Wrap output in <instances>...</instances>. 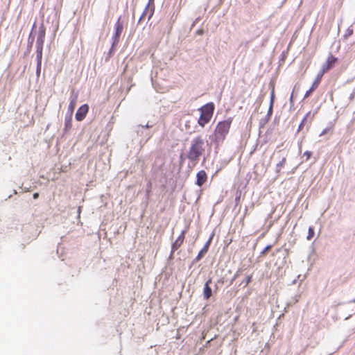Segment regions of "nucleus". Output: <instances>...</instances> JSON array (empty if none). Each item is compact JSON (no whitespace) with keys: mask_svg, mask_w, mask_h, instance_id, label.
Returning <instances> with one entry per match:
<instances>
[{"mask_svg":"<svg viewBox=\"0 0 355 355\" xmlns=\"http://www.w3.org/2000/svg\"><path fill=\"white\" fill-rule=\"evenodd\" d=\"M37 37L45 38V28L43 25L39 28Z\"/></svg>","mask_w":355,"mask_h":355,"instance_id":"14","label":"nucleus"},{"mask_svg":"<svg viewBox=\"0 0 355 355\" xmlns=\"http://www.w3.org/2000/svg\"><path fill=\"white\" fill-rule=\"evenodd\" d=\"M252 281V275H248L245 277V280L243 282L244 283V286H246L248 284H250Z\"/></svg>","mask_w":355,"mask_h":355,"instance_id":"21","label":"nucleus"},{"mask_svg":"<svg viewBox=\"0 0 355 355\" xmlns=\"http://www.w3.org/2000/svg\"><path fill=\"white\" fill-rule=\"evenodd\" d=\"M315 90V89H313V87H311L310 89L306 92L304 98H308L312 94V92Z\"/></svg>","mask_w":355,"mask_h":355,"instance_id":"20","label":"nucleus"},{"mask_svg":"<svg viewBox=\"0 0 355 355\" xmlns=\"http://www.w3.org/2000/svg\"><path fill=\"white\" fill-rule=\"evenodd\" d=\"M184 239V232H182L181 234L178 237L175 242L172 245V250H177L183 243Z\"/></svg>","mask_w":355,"mask_h":355,"instance_id":"8","label":"nucleus"},{"mask_svg":"<svg viewBox=\"0 0 355 355\" xmlns=\"http://www.w3.org/2000/svg\"><path fill=\"white\" fill-rule=\"evenodd\" d=\"M309 114V113H308L306 115H308ZM306 116H306L303 119L302 121V122H301V123L300 124V125H299V127H298V131H300V130L302 129L303 125H304V121H306Z\"/></svg>","mask_w":355,"mask_h":355,"instance_id":"27","label":"nucleus"},{"mask_svg":"<svg viewBox=\"0 0 355 355\" xmlns=\"http://www.w3.org/2000/svg\"><path fill=\"white\" fill-rule=\"evenodd\" d=\"M196 184L198 187L202 186L207 180V175L204 170L200 171L196 175Z\"/></svg>","mask_w":355,"mask_h":355,"instance_id":"6","label":"nucleus"},{"mask_svg":"<svg viewBox=\"0 0 355 355\" xmlns=\"http://www.w3.org/2000/svg\"><path fill=\"white\" fill-rule=\"evenodd\" d=\"M210 284H211V279H209L205 284L203 296L205 300H209L212 295L211 288L209 286Z\"/></svg>","mask_w":355,"mask_h":355,"instance_id":"7","label":"nucleus"},{"mask_svg":"<svg viewBox=\"0 0 355 355\" xmlns=\"http://www.w3.org/2000/svg\"><path fill=\"white\" fill-rule=\"evenodd\" d=\"M214 104L211 102L204 105L199 109L200 115L198 120V123L200 126L203 128L211 121L214 114Z\"/></svg>","mask_w":355,"mask_h":355,"instance_id":"3","label":"nucleus"},{"mask_svg":"<svg viewBox=\"0 0 355 355\" xmlns=\"http://www.w3.org/2000/svg\"><path fill=\"white\" fill-rule=\"evenodd\" d=\"M115 33H114V39L115 40H118L122 31H123V26L120 23V18L118 19L115 24Z\"/></svg>","mask_w":355,"mask_h":355,"instance_id":"10","label":"nucleus"},{"mask_svg":"<svg viewBox=\"0 0 355 355\" xmlns=\"http://www.w3.org/2000/svg\"><path fill=\"white\" fill-rule=\"evenodd\" d=\"M235 200H236V202H239V200H240V196L236 197Z\"/></svg>","mask_w":355,"mask_h":355,"instance_id":"30","label":"nucleus"},{"mask_svg":"<svg viewBox=\"0 0 355 355\" xmlns=\"http://www.w3.org/2000/svg\"><path fill=\"white\" fill-rule=\"evenodd\" d=\"M212 240V236L209 238V239L207 241V243L205 244L203 248H205L207 250H209V245L211 244Z\"/></svg>","mask_w":355,"mask_h":355,"instance_id":"25","label":"nucleus"},{"mask_svg":"<svg viewBox=\"0 0 355 355\" xmlns=\"http://www.w3.org/2000/svg\"><path fill=\"white\" fill-rule=\"evenodd\" d=\"M352 34H353V29H352V28H348V29L347 30L346 33H345V35H344V37H345V38H347V37H350L351 35H352Z\"/></svg>","mask_w":355,"mask_h":355,"instance_id":"22","label":"nucleus"},{"mask_svg":"<svg viewBox=\"0 0 355 355\" xmlns=\"http://www.w3.org/2000/svg\"><path fill=\"white\" fill-rule=\"evenodd\" d=\"M354 302H355V300H354Z\"/></svg>","mask_w":355,"mask_h":355,"instance_id":"32","label":"nucleus"},{"mask_svg":"<svg viewBox=\"0 0 355 355\" xmlns=\"http://www.w3.org/2000/svg\"><path fill=\"white\" fill-rule=\"evenodd\" d=\"M77 98H78V96L75 95L70 100V103H69V106H68V112H69L70 115L73 114V112L74 109H75L76 105Z\"/></svg>","mask_w":355,"mask_h":355,"instance_id":"11","label":"nucleus"},{"mask_svg":"<svg viewBox=\"0 0 355 355\" xmlns=\"http://www.w3.org/2000/svg\"><path fill=\"white\" fill-rule=\"evenodd\" d=\"M42 63H37L36 73L39 76L41 72Z\"/></svg>","mask_w":355,"mask_h":355,"instance_id":"24","label":"nucleus"},{"mask_svg":"<svg viewBox=\"0 0 355 355\" xmlns=\"http://www.w3.org/2000/svg\"><path fill=\"white\" fill-rule=\"evenodd\" d=\"M314 229L313 227H309V232H308V235H307V237L306 239L308 240H311L313 236H314Z\"/></svg>","mask_w":355,"mask_h":355,"instance_id":"16","label":"nucleus"},{"mask_svg":"<svg viewBox=\"0 0 355 355\" xmlns=\"http://www.w3.org/2000/svg\"><path fill=\"white\" fill-rule=\"evenodd\" d=\"M312 153L311 151L306 150L304 153L303 157H306V160L309 159V158L311 157Z\"/></svg>","mask_w":355,"mask_h":355,"instance_id":"23","label":"nucleus"},{"mask_svg":"<svg viewBox=\"0 0 355 355\" xmlns=\"http://www.w3.org/2000/svg\"><path fill=\"white\" fill-rule=\"evenodd\" d=\"M233 119L229 117L227 119L217 123L214 130V141H223L229 133Z\"/></svg>","mask_w":355,"mask_h":355,"instance_id":"2","label":"nucleus"},{"mask_svg":"<svg viewBox=\"0 0 355 355\" xmlns=\"http://www.w3.org/2000/svg\"><path fill=\"white\" fill-rule=\"evenodd\" d=\"M275 94H274V89L271 92V97H270V110H272L273 101H274Z\"/></svg>","mask_w":355,"mask_h":355,"instance_id":"26","label":"nucleus"},{"mask_svg":"<svg viewBox=\"0 0 355 355\" xmlns=\"http://www.w3.org/2000/svg\"><path fill=\"white\" fill-rule=\"evenodd\" d=\"M89 111V106L87 104L81 105L77 110L75 117L78 121H83Z\"/></svg>","mask_w":355,"mask_h":355,"instance_id":"5","label":"nucleus"},{"mask_svg":"<svg viewBox=\"0 0 355 355\" xmlns=\"http://www.w3.org/2000/svg\"><path fill=\"white\" fill-rule=\"evenodd\" d=\"M272 245H267L261 252V255H265L267 254V252L271 250L272 248Z\"/></svg>","mask_w":355,"mask_h":355,"instance_id":"18","label":"nucleus"},{"mask_svg":"<svg viewBox=\"0 0 355 355\" xmlns=\"http://www.w3.org/2000/svg\"><path fill=\"white\" fill-rule=\"evenodd\" d=\"M337 62L338 58L332 55H330L327 57L326 62L322 64L321 69H322L323 71L327 72L329 70L334 67Z\"/></svg>","mask_w":355,"mask_h":355,"instance_id":"4","label":"nucleus"},{"mask_svg":"<svg viewBox=\"0 0 355 355\" xmlns=\"http://www.w3.org/2000/svg\"><path fill=\"white\" fill-rule=\"evenodd\" d=\"M42 50H43V49H40V47L37 48V51H36L37 63H42Z\"/></svg>","mask_w":355,"mask_h":355,"instance_id":"12","label":"nucleus"},{"mask_svg":"<svg viewBox=\"0 0 355 355\" xmlns=\"http://www.w3.org/2000/svg\"><path fill=\"white\" fill-rule=\"evenodd\" d=\"M208 250H207L205 248H202L201 250L199 252L198 254L196 257V261H200L202 257L207 252Z\"/></svg>","mask_w":355,"mask_h":355,"instance_id":"13","label":"nucleus"},{"mask_svg":"<svg viewBox=\"0 0 355 355\" xmlns=\"http://www.w3.org/2000/svg\"><path fill=\"white\" fill-rule=\"evenodd\" d=\"M204 151V141L200 136H198L191 141L187 157L191 161H196L203 154Z\"/></svg>","mask_w":355,"mask_h":355,"instance_id":"1","label":"nucleus"},{"mask_svg":"<svg viewBox=\"0 0 355 355\" xmlns=\"http://www.w3.org/2000/svg\"><path fill=\"white\" fill-rule=\"evenodd\" d=\"M44 42V38L37 37L36 47L37 48L40 47V49H43Z\"/></svg>","mask_w":355,"mask_h":355,"instance_id":"15","label":"nucleus"},{"mask_svg":"<svg viewBox=\"0 0 355 355\" xmlns=\"http://www.w3.org/2000/svg\"><path fill=\"white\" fill-rule=\"evenodd\" d=\"M320 82L321 81L315 78L314 81L312 83L311 87L316 89L318 87L319 85L320 84Z\"/></svg>","mask_w":355,"mask_h":355,"instance_id":"19","label":"nucleus"},{"mask_svg":"<svg viewBox=\"0 0 355 355\" xmlns=\"http://www.w3.org/2000/svg\"><path fill=\"white\" fill-rule=\"evenodd\" d=\"M72 127V115L69 114L64 119V127L63 131L64 133L68 132Z\"/></svg>","mask_w":355,"mask_h":355,"instance_id":"9","label":"nucleus"},{"mask_svg":"<svg viewBox=\"0 0 355 355\" xmlns=\"http://www.w3.org/2000/svg\"><path fill=\"white\" fill-rule=\"evenodd\" d=\"M38 196H39V194H38L37 193H35L33 194V198H34V199L37 198H38Z\"/></svg>","mask_w":355,"mask_h":355,"instance_id":"29","label":"nucleus"},{"mask_svg":"<svg viewBox=\"0 0 355 355\" xmlns=\"http://www.w3.org/2000/svg\"><path fill=\"white\" fill-rule=\"evenodd\" d=\"M285 161H286V159H285V158H284V159H283V160H282V162H281V164L282 165Z\"/></svg>","mask_w":355,"mask_h":355,"instance_id":"31","label":"nucleus"},{"mask_svg":"<svg viewBox=\"0 0 355 355\" xmlns=\"http://www.w3.org/2000/svg\"><path fill=\"white\" fill-rule=\"evenodd\" d=\"M327 73L325 71H323L322 69H320V71L318 72V73L317 74L316 77H315V79L321 81L322 78V76H324V74Z\"/></svg>","mask_w":355,"mask_h":355,"instance_id":"17","label":"nucleus"},{"mask_svg":"<svg viewBox=\"0 0 355 355\" xmlns=\"http://www.w3.org/2000/svg\"><path fill=\"white\" fill-rule=\"evenodd\" d=\"M328 131V129H324L320 135V136H322L324 135H325Z\"/></svg>","mask_w":355,"mask_h":355,"instance_id":"28","label":"nucleus"}]
</instances>
